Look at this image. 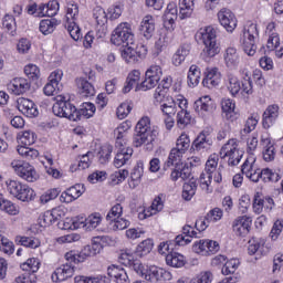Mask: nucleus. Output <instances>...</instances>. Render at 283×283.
Listing matches in <instances>:
<instances>
[{"instance_id": "obj_36", "label": "nucleus", "mask_w": 283, "mask_h": 283, "mask_svg": "<svg viewBox=\"0 0 283 283\" xmlns=\"http://www.w3.org/2000/svg\"><path fill=\"white\" fill-rule=\"evenodd\" d=\"M221 108L227 120H235V103H233V99H222Z\"/></svg>"}, {"instance_id": "obj_58", "label": "nucleus", "mask_w": 283, "mask_h": 283, "mask_svg": "<svg viewBox=\"0 0 283 283\" xmlns=\"http://www.w3.org/2000/svg\"><path fill=\"white\" fill-rule=\"evenodd\" d=\"M259 120V115H252L251 117H249L245 122L243 129L241 130L242 136H244V134H251V132H253V129L258 127Z\"/></svg>"}, {"instance_id": "obj_10", "label": "nucleus", "mask_w": 283, "mask_h": 283, "mask_svg": "<svg viewBox=\"0 0 283 283\" xmlns=\"http://www.w3.org/2000/svg\"><path fill=\"white\" fill-rule=\"evenodd\" d=\"M220 156L222 159L228 158L229 167H235L240 165L242 160V150L238 148V139H229L220 149Z\"/></svg>"}, {"instance_id": "obj_21", "label": "nucleus", "mask_w": 283, "mask_h": 283, "mask_svg": "<svg viewBox=\"0 0 283 283\" xmlns=\"http://www.w3.org/2000/svg\"><path fill=\"white\" fill-rule=\"evenodd\" d=\"M30 87L32 84L30 80L25 77H15L8 84V90L15 96H21V94H25V92H30Z\"/></svg>"}, {"instance_id": "obj_43", "label": "nucleus", "mask_w": 283, "mask_h": 283, "mask_svg": "<svg viewBox=\"0 0 283 283\" xmlns=\"http://www.w3.org/2000/svg\"><path fill=\"white\" fill-rule=\"evenodd\" d=\"M56 25H59L56 19L42 20L40 21V32L44 35L52 34L56 30Z\"/></svg>"}, {"instance_id": "obj_24", "label": "nucleus", "mask_w": 283, "mask_h": 283, "mask_svg": "<svg viewBox=\"0 0 283 283\" xmlns=\"http://www.w3.org/2000/svg\"><path fill=\"white\" fill-rule=\"evenodd\" d=\"M85 193V185L83 184H76L72 187H70L66 191L62 192L60 196L61 202H74V200H77V198H81Z\"/></svg>"}, {"instance_id": "obj_3", "label": "nucleus", "mask_w": 283, "mask_h": 283, "mask_svg": "<svg viewBox=\"0 0 283 283\" xmlns=\"http://www.w3.org/2000/svg\"><path fill=\"white\" fill-rule=\"evenodd\" d=\"M196 41L202 42L205 45L201 56L205 61L213 59L217 54H220V44L218 43V33L213 27H206L199 29L195 35Z\"/></svg>"}, {"instance_id": "obj_18", "label": "nucleus", "mask_w": 283, "mask_h": 283, "mask_svg": "<svg viewBox=\"0 0 283 283\" xmlns=\"http://www.w3.org/2000/svg\"><path fill=\"white\" fill-rule=\"evenodd\" d=\"M193 109L199 116H209L216 111V102L209 95L200 97L195 102Z\"/></svg>"}, {"instance_id": "obj_13", "label": "nucleus", "mask_w": 283, "mask_h": 283, "mask_svg": "<svg viewBox=\"0 0 283 283\" xmlns=\"http://www.w3.org/2000/svg\"><path fill=\"white\" fill-rule=\"evenodd\" d=\"M160 78H163V67L158 64H153L147 69L145 80L137 86V90H142V92L154 90L160 82Z\"/></svg>"}, {"instance_id": "obj_14", "label": "nucleus", "mask_w": 283, "mask_h": 283, "mask_svg": "<svg viewBox=\"0 0 283 283\" xmlns=\"http://www.w3.org/2000/svg\"><path fill=\"white\" fill-rule=\"evenodd\" d=\"M192 251L198 255H213L220 251V244L217 241L202 239L193 243Z\"/></svg>"}, {"instance_id": "obj_38", "label": "nucleus", "mask_w": 283, "mask_h": 283, "mask_svg": "<svg viewBox=\"0 0 283 283\" xmlns=\"http://www.w3.org/2000/svg\"><path fill=\"white\" fill-rule=\"evenodd\" d=\"M166 263L168 266L180 269L185 264V255L178 252H170L166 255Z\"/></svg>"}, {"instance_id": "obj_16", "label": "nucleus", "mask_w": 283, "mask_h": 283, "mask_svg": "<svg viewBox=\"0 0 283 283\" xmlns=\"http://www.w3.org/2000/svg\"><path fill=\"white\" fill-rule=\"evenodd\" d=\"M218 19L220 25H222L227 32H233L235 28H238V18H235V14L227 8H223L218 12Z\"/></svg>"}, {"instance_id": "obj_62", "label": "nucleus", "mask_w": 283, "mask_h": 283, "mask_svg": "<svg viewBox=\"0 0 283 283\" xmlns=\"http://www.w3.org/2000/svg\"><path fill=\"white\" fill-rule=\"evenodd\" d=\"M213 273L211 271L201 272L199 275L193 277L190 283H212Z\"/></svg>"}, {"instance_id": "obj_4", "label": "nucleus", "mask_w": 283, "mask_h": 283, "mask_svg": "<svg viewBox=\"0 0 283 283\" xmlns=\"http://www.w3.org/2000/svg\"><path fill=\"white\" fill-rule=\"evenodd\" d=\"M260 36V31L258 30V24L253 22H248L243 28V35L240 40L241 48L248 56H255L258 52V45L255 44V39Z\"/></svg>"}, {"instance_id": "obj_52", "label": "nucleus", "mask_w": 283, "mask_h": 283, "mask_svg": "<svg viewBox=\"0 0 283 283\" xmlns=\"http://www.w3.org/2000/svg\"><path fill=\"white\" fill-rule=\"evenodd\" d=\"M178 127L185 128L187 125H191V113L187 109H181L177 113Z\"/></svg>"}, {"instance_id": "obj_48", "label": "nucleus", "mask_w": 283, "mask_h": 283, "mask_svg": "<svg viewBox=\"0 0 283 283\" xmlns=\"http://www.w3.org/2000/svg\"><path fill=\"white\" fill-rule=\"evenodd\" d=\"M80 94L84 96V98H90L96 94V90L94 88V85H92V83H90L87 80H81Z\"/></svg>"}, {"instance_id": "obj_59", "label": "nucleus", "mask_w": 283, "mask_h": 283, "mask_svg": "<svg viewBox=\"0 0 283 283\" xmlns=\"http://www.w3.org/2000/svg\"><path fill=\"white\" fill-rule=\"evenodd\" d=\"M93 19H95L97 25H105L107 22V13L102 7H95L93 9Z\"/></svg>"}, {"instance_id": "obj_53", "label": "nucleus", "mask_w": 283, "mask_h": 283, "mask_svg": "<svg viewBox=\"0 0 283 283\" xmlns=\"http://www.w3.org/2000/svg\"><path fill=\"white\" fill-rule=\"evenodd\" d=\"M160 274H161V268L158 266H150L146 271V275L144 276V280H147V282H160Z\"/></svg>"}, {"instance_id": "obj_23", "label": "nucleus", "mask_w": 283, "mask_h": 283, "mask_svg": "<svg viewBox=\"0 0 283 283\" xmlns=\"http://www.w3.org/2000/svg\"><path fill=\"white\" fill-rule=\"evenodd\" d=\"M17 103L19 112H21V114L28 118H34L35 116H39V109L32 99L20 97L18 98Z\"/></svg>"}, {"instance_id": "obj_25", "label": "nucleus", "mask_w": 283, "mask_h": 283, "mask_svg": "<svg viewBox=\"0 0 283 283\" xmlns=\"http://www.w3.org/2000/svg\"><path fill=\"white\" fill-rule=\"evenodd\" d=\"M172 167L175 169L170 174L171 180L176 182V180H187L191 178V167H189V164H182V161L174 164Z\"/></svg>"}, {"instance_id": "obj_35", "label": "nucleus", "mask_w": 283, "mask_h": 283, "mask_svg": "<svg viewBox=\"0 0 283 283\" xmlns=\"http://www.w3.org/2000/svg\"><path fill=\"white\" fill-rule=\"evenodd\" d=\"M191 52V46L189 44H184L179 46V49L176 51V53L172 55V64L178 67L185 63V59L189 56V53Z\"/></svg>"}, {"instance_id": "obj_5", "label": "nucleus", "mask_w": 283, "mask_h": 283, "mask_svg": "<svg viewBox=\"0 0 283 283\" xmlns=\"http://www.w3.org/2000/svg\"><path fill=\"white\" fill-rule=\"evenodd\" d=\"M191 147V139L189 135L182 133L176 142V147L170 150L167 161L165 163L164 169L178 165L182 163V156L189 151Z\"/></svg>"}, {"instance_id": "obj_37", "label": "nucleus", "mask_w": 283, "mask_h": 283, "mask_svg": "<svg viewBox=\"0 0 283 283\" xmlns=\"http://www.w3.org/2000/svg\"><path fill=\"white\" fill-rule=\"evenodd\" d=\"M77 120L81 118H92L96 114V106L90 102L83 103L80 109H76Z\"/></svg>"}, {"instance_id": "obj_34", "label": "nucleus", "mask_w": 283, "mask_h": 283, "mask_svg": "<svg viewBox=\"0 0 283 283\" xmlns=\"http://www.w3.org/2000/svg\"><path fill=\"white\" fill-rule=\"evenodd\" d=\"M14 198L21 202H32L36 198V192L30 186L22 184Z\"/></svg>"}, {"instance_id": "obj_27", "label": "nucleus", "mask_w": 283, "mask_h": 283, "mask_svg": "<svg viewBox=\"0 0 283 283\" xmlns=\"http://www.w3.org/2000/svg\"><path fill=\"white\" fill-rule=\"evenodd\" d=\"M223 59L226 66L229 67V70H238V65H240V53H238V49L233 46L226 49Z\"/></svg>"}, {"instance_id": "obj_47", "label": "nucleus", "mask_w": 283, "mask_h": 283, "mask_svg": "<svg viewBox=\"0 0 283 283\" xmlns=\"http://www.w3.org/2000/svg\"><path fill=\"white\" fill-rule=\"evenodd\" d=\"M198 189V185L196 184V180H190L186 184H184V190H182V198L184 200H191L193 196H196V191Z\"/></svg>"}, {"instance_id": "obj_31", "label": "nucleus", "mask_w": 283, "mask_h": 283, "mask_svg": "<svg viewBox=\"0 0 283 283\" xmlns=\"http://www.w3.org/2000/svg\"><path fill=\"white\" fill-rule=\"evenodd\" d=\"M165 209V195H159L157 196L150 208L148 210H144L143 212V218H151V216H156V213H159V211H163Z\"/></svg>"}, {"instance_id": "obj_45", "label": "nucleus", "mask_w": 283, "mask_h": 283, "mask_svg": "<svg viewBox=\"0 0 283 283\" xmlns=\"http://www.w3.org/2000/svg\"><path fill=\"white\" fill-rule=\"evenodd\" d=\"M151 249H154V241H151V239H146L137 245L136 253L139 258H143L149 255Z\"/></svg>"}, {"instance_id": "obj_1", "label": "nucleus", "mask_w": 283, "mask_h": 283, "mask_svg": "<svg viewBox=\"0 0 283 283\" xmlns=\"http://www.w3.org/2000/svg\"><path fill=\"white\" fill-rule=\"evenodd\" d=\"M105 240V237H94L91 245L84 247L78 253L76 251L66 252L64 258L70 263L63 264L57 268L51 275L52 282H65V280L74 275V264H78L87 258H94L103 251V244L101 241ZM74 262V264H72Z\"/></svg>"}, {"instance_id": "obj_55", "label": "nucleus", "mask_w": 283, "mask_h": 283, "mask_svg": "<svg viewBox=\"0 0 283 283\" xmlns=\"http://www.w3.org/2000/svg\"><path fill=\"white\" fill-rule=\"evenodd\" d=\"M66 30L73 41H78V39L83 36L81 33V28H78V24H76L74 21L66 22Z\"/></svg>"}, {"instance_id": "obj_26", "label": "nucleus", "mask_w": 283, "mask_h": 283, "mask_svg": "<svg viewBox=\"0 0 283 283\" xmlns=\"http://www.w3.org/2000/svg\"><path fill=\"white\" fill-rule=\"evenodd\" d=\"M220 81H222V74L220 71H218V69H210L206 73L202 85L203 87H208V90H213V87H218V85H220Z\"/></svg>"}, {"instance_id": "obj_46", "label": "nucleus", "mask_w": 283, "mask_h": 283, "mask_svg": "<svg viewBox=\"0 0 283 283\" xmlns=\"http://www.w3.org/2000/svg\"><path fill=\"white\" fill-rule=\"evenodd\" d=\"M15 242L21 244V247H27L28 249H39V247H41V241L32 237H17Z\"/></svg>"}, {"instance_id": "obj_11", "label": "nucleus", "mask_w": 283, "mask_h": 283, "mask_svg": "<svg viewBox=\"0 0 283 283\" xmlns=\"http://www.w3.org/2000/svg\"><path fill=\"white\" fill-rule=\"evenodd\" d=\"M120 54L125 63L136 65V63H140L147 56V46L139 44L134 48V44H126L123 46Z\"/></svg>"}, {"instance_id": "obj_60", "label": "nucleus", "mask_w": 283, "mask_h": 283, "mask_svg": "<svg viewBox=\"0 0 283 283\" xmlns=\"http://www.w3.org/2000/svg\"><path fill=\"white\" fill-rule=\"evenodd\" d=\"M123 216V206L120 203H117L111 208L106 216V220L108 222H114V220H118Z\"/></svg>"}, {"instance_id": "obj_64", "label": "nucleus", "mask_w": 283, "mask_h": 283, "mask_svg": "<svg viewBox=\"0 0 283 283\" xmlns=\"http://www.w3.org/2000/svg\"><path fill=\"white\" fill-rule=\"evenodd\" d=\"M103 276H85V275H77L74 277L75 283H101Z\"/></svg>"}, {"instance_id": "obj_54", "label": "nucleus", "mask_w": 283, "mask_h": 283, "mask_svg": "<svg viewBox=\"0 0 283 283\" xmlns=\"http://www.w3.org/2000/svg\"><path fill=\"white\" fill-rule=\"evenodd\" d=\"M0 211H4V213H9V216H17V213H19L17 206L3 197L0 199Z\"/></svg>"}, {"instance_id": "obj_33", "label": "nucleus", "mask_w": 283, "mask_h": 283, "mask_svg": "<svg viewBox=\"0 0 283 283\" xmlns=\"http://www.w3.org/2000/svg\"><path fill=\"white\" fill-rule=\"evenodd\" d=\"M176 19H178V7L176 3L170 2L164 14L165 28H172L174 23H176Z\"/></svg>"}, {"instance_id": "obj_2", "label": "nucleus", "mask_w": 283, "mask_h": 283, "mask_svg": "<svg viewBox=\"0 0 283 283\" xmlns=\"http://www.w3.org/2000/svg\"><path fill=\"white\" fill-rule=\"evenodd\" d=\"M135 135L133 137L134 147H146L148 151L154 149V143L158 138V127L151 128V120L149 117H143L135 127Z\"/></svg>"}, {"instance_id": "obj_56", "label": "nucleus", "mask_w": 283, "mask_h": 283, "mask_svg": "<svg viewBox=\"0 0 283 283\" xmlns=\"http://www.w3.org/2000/svg\"><path fill=\"white\" fill-rule=\"evenodd\" d=\"M132 109H134V105L132 102H124L117 107V117L123 120V118H127L129 114L132 113Z\"/></svg>"}, {"instance_id": "obj_30", "label": "nucleus", "mask_w": 283, "mask_h": 283, "mask_svg": "<svg viewBox=\"0 0 283 283\" xmlns=\"http://www.w3.org/2000/svg\"><path fill=\"white\" fill-rule=\"evenodd\" d=\"M107 275H109L116 283H129V276L127 275V271L120 266H108Z\"/></svg>"}, {"instance_id": "obj_40", "label": "nucleus", "mask_w": 283, "mask_h": 283, "mask_svg": "<svg viewBox=\"0 0 283 283\" xmlns=\"http://www.w3.org/2000/svg\"><path fill=\"white\" fill-rule=\"evenodd\" d=\"M18 140H20L21 145L28 147L30 145H34L36 143V133L33 130H23L18 134Z\"/></svg>"}, {"instance_id": "obj_57", "label": "nucleus", "mask_w": 283, "mask_h": 283, "mask_svg": "<svg viewBox=\"0 0 283 283\" xmlns=\"http://www.w3.org/2000/svg\"><path fill=\"white\" fill-rule=\"evenodd\" d=\"M238 266H240V261L238 259H231L224 263L221 273L222 275H231L238 271Z\"/></svg>"}, {"instance_id": "obj_19", "label": "nucleus", "mask_w": 283, "mask_h": 283, "mask_svg": "<svg viewBox=\"0 0 283 283\" xmlns=\"http://www.w3.org/2000/svg\"><path fill=\"white\" fill-rule=\"evenodd\" d=\"M64 216L65 211H63V208H53L52 210H48L39 217V224L40 227L44 228L51 227V224H54V222L61 220V218H63Z\"/></svg>"}, {"instance_id": "obj_17", "label": "nucleus", "mask_w": 283, "mask_h": 283, "mask_svg": "<svg viewBox=\"0 0 283 283\" xmlns=\"http://www.w3.org/2000/svg\"><path fill=\"white\" fill-rule=\"evenodd\" d=\"M251 224H253V219H251V217H238L232 223V231L235 233V235H239V238H244L249 235V232L251 231Z\"/></svg>"}, {"instance_id": "obj_44", "label": "nucleus", "mask_w": 283, "mask_h": 283, "mask_svg": "<svg viewBox=\"0 0 283 283\" xmlns=\"http://www.w3.org/2000/svg\"><path fill=\"white\" fill-rule=\"evenodd\" d=\"M200 83V69L198 65H191L188 72V86L197 87Z\"/></svg>"}, {"instance_id": "obj_15", "label": "nucleus", "mask_w": 283, "mask_h": 283, "mask_svg": "<svg viewBox=\"0 0 283 283\" xmlns=\"http://www.w3.org/2000/svg\"><path fill=\"white\" fill-rule=\"evenodd\" d=\"M241 172L252 182H260V168L255 165V157L251 155L241 166Z\"/></svg>"}, {"instance_id": "obj_28", "label": "nucleus", "mask_w": 283, "mask_h": 283, "mask_svg": "<svg viewBox=\"0 0 283 283\" xmlns=\"http://www.w3.org/2000/svg\"><path fill=\"white\" fill-rule=\"evenodd\" d=\"M139 32L145 36V39H151L154 32H156V22L154 17L145 15L139 25Z\"/></svg>"}, {"instance_id": "obj_9", "label": "nucleus", "mask_w": 283, "mask_h": 283, "mask_svg": "<svg viewBox=\"0 0 283 283\" xmlns=\"http://www.w3.org/2000/svg\"><path fill=\"white\" fill-rule=\"evenodd\" d=\"M136 41L134 32L132 31V25L127 22H123L116 27L111 36V42L113 45H134Z\"/></svg>"}, {"instance_id": "obj_50", "label": "nucleus", "mask_w": 283, "mask_h": 283, "mask_svg": "<svg viewBox=\"0 0 283 283\" xmlns=\"http://www.w3.org/2000/svg\"><path fill=\"white\" fill-rule=\"evenodd\" d=\"M40 266H41V262H39V259L31 258V259H28L27 262H24L21 265V269L22 271H24V273H33V275H35Z\"/></svg>"}, {"instance_id": "obj_22", "label": "nucleus", "mask_w": 283, "mask_h": 283, "mask_svg": "<svg viewBox=\"0 0 283 283\" xmlns=\"http://www.w3.org/2000/svg\"><path fill=\"white\" fill-rule=\"evenodd\" d=\"M277 118H280V106L277 104L269 105L263 113L262 125L264 129L273 127Z\"/></svg>"}, {"instance_id": "obj_63", "label": "nucleus", "mask_w": 283, "mask_h": 283, "mask_svg": "<svg viewBox=\"0 0 283 283\" xmlns=\"http://www.w3.org/2000/svg\"><path fill=\"white\" fill-rule=\"evenodd\" d=\"M14 283H36V274L24 272L15 277Z\"/></svg>"}, {"instance_id": "obj_12", "label": "nucleus", "mask_w": 283, "mask_h": 283, "mask_svg": "<svg viewBox=\"0 0 283 283\" xmlns=\"http://www.w3.org/2000/svg\"><path fill=\"white\" fill-rule=\"evenodd\" d=\"M11 167L14 174H17L19 178H22V180H25L27 182H36L39 179V172H36L34 166L30 165L29 163L14 159L11 161Z\"/></svg>"}, {"instance_id": "obj_61", "label": "nucleus", "mask_w": 283, "mask_h": 283, "mask_svg": "<svg viewBox=\"0 0 283 283\" xmlns=\"http://www.w3.org/2000/svg\"><path fill=\"white\" fill-rule=\"evenodd\" d=\"M76 17H78V4L69 2L66 9V23H70V21L76 22Z\"/></svg>"}, {"instance_id": "obj_20", "label": "nucleus", "mask_w": 283, "mask_h": 283, "mask_svg": "<svg viewBox=\"0 0 283 283\" xmlns=\"http://www.w3.org/2000/svg\"><path fill=\"white\" fill-rule=\"evenodd\" d=\"M260 146L262 147L263 160H265V163H273L277 151L275 150V144L271 140V137L262 135Z\"/></svg>"}, {"instance_id": "obj_49", "label": "nucleus", "mask_w": 283, "mask_h": 283, "mask_svg": "<svg viewBox=\"0 0 283 283\" xmlns=\"http://www.w3.org/2000/svg\"><path fill=\"white\" fill-rule=\"evenodd\" d=\"M86 231H94L99 224L103 222V216L101 213L95 212L90 214L86 219Z\"/></svg>"}, {"instance_id": "obj_51", "label": "nucleus", "mask_w": 283, "mask_h": 283, "mask_svg": "<svg viewBox=\"0 0 283 283\" xmlns=\"http://www.w3.org/2000/svg\"><path fill=\"white\" fill-rule=\"evenodd\" d=\"M0 251L6 255L14 253V243L3 234H0Z\"/></svg>"}, {"instance_id": "obj_42", "label": "nucleus", "mask_w": 283, "mask_h": 283, "mask_svg": "<svg viewBox=\"0 0 283 283\" xmlns=\"http://www.w3.org/2000/svg\"><path fill=\"white\" fill-rule=\"evenodd\" d=\"M17 151L25 160H35V158H39V150L28 146H18Z\"/></svg>"}, {"instance_id": "obj_32", "label": "nucleus", "mask_w": 283, "mask_h": 283, "mask_svg": "<svg viewBox=\"0 0 283 283\" xmlns=\"http://www.w3.org/2000/svg\"><path fill=\"white\" fill-rule=\"evenodd\" d=\"M213 145L211 136L205 132H201L192 143L196 151H202V149H209Z\"/></svg>"}, {"instance_id": "obj_41", "label": "nucleus", "mask_w": 283, "mask_h": 283, "mask_svg": "<svg viewBox=\"0 0 283 283\" xmlns=\"http://www.w3.org/2000/svg\"><path fill=\"white\" fill-rule=\"evenodd\" d=\"M160 111L165 116H175L177 112L176 99L174 97H166V101L160 105Z\"/></svg>"}, {"instance_id": "obj_29", "label": "nucleus", "mask_w": 283, "mask_h": 283, "mask_svg": "<svg viewBox=\"0 0 283 283\" xmlns=\"http://www.w3.org/2000/svg\"><path fill=\"white\" fill-rule=\"evenodd\" d=\"M132 156H134V149L133 148H122L117 150V154L114 158V167L117 169H120V167H125L129 160H132Z\"/></svg>"}, {"instance_id": "obj_6", "label": "nucleus", "mask_w": 283, "mask_h": 283, "mask_svg": "<svg viewBox=\"0 0 283 283\" xmlns=\"http://www.w3.org/2000/svg\"><path fill=\"white\" fill-rule=\"evenodd\" d=\"M220 157L218 154H212L208 157L206 161L205 172L200 175L199 182L200 189L205 191V193H211L213 189H211V180H213V174L218 171V163Z\"/></svg>"}, {"instance_id": "obj_39", "label": "nucleus", "mask_w": 283, "mask_h": 283, "mask_svg": "<svg viewBox=\"0 0 283 283\" xmlns=\"http://www.w3.org/2000/svg\"><path fill=\"white\" fill-rule=\"evenodd\" d=\"M180 19H189L193 14V0H179Z\"/></svg>"}, {"instance_id": "obj_8", "label": "nucleus", "mask_w": 283, "mask_h": 283, "mask_svg": "<svg viewBox=\"0 0 283 283\" xmlns=\"http://www.w3.org/2000/svg\"><path fill=\"white\" fill-rule=\"evenodd\" d=\"M55 103L52 107L54 116L59 118H69V120H78V114L76 113V106L72 102L66 101L65 96L57 95L55 97Z\"/></svg>"}, {"instance_id": "obj_7", "label": "nucleus", "mask_w": 283, "mask_h": 283, "mask_svg": "<svg viewBox=\"0 0 283 283\" xmlns=\"http://www.w3.org/2000/svg\"><path fill=\"white\" fill-rule=\"evenodd\" d=\"M224 85L231 96H238V94H247L248 96L253 94V82L251 77L244 78L242 83L238 76L233 74H228L226 77Z\"/></svg>"}]
</instances>
